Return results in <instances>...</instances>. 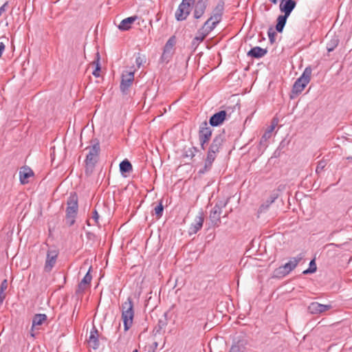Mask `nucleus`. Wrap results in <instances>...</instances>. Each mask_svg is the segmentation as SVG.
<instances>
[{
  "mask_svg": "<svg viewBox=\"0 0 352 352\" xmlns=\"http://www.w3.org/2000/svg\"><path fill=\"white\" fill-rule=\"evenodd\" d=\"M222 144L223 138L221 135H217L213 139L208 148L207 156L204 162V166L199 170V174H204L211 169L212 164L217 157V154L219 152Z\"/></svg>",
  "mask_w": 352,
  "mask_h": 352,
  "instance_id": "obj_1",
  "label": "nucleus"
},
{
  "mask_svg": "<svg viewBox=\"0 0 352 352\" xmlns=\"http://www.w3.org/2000/svg\"><path fill=\"white\" fill-rule=\"evenodd\" d=\"M133 303L131 298L129 297L122 305V319L125 331H128L131 328L133 324Z\"/></svg>",
  "mask_w": 352,
  "mask_h": 352,
  "instance_id": "obj_2",
  "label": "nucleus"
},
{
  "mask_svg": "<svg viewBox=\"0 0 352 352\" xmlns=\"http://www.w3.org/2000/svg\"><path fill=\"white\" fill-rule=\"evenodd\" d=\"M78 199L76 195L70 196L67 201L66 209V221L71 226L75 223L76 217L78 212Z\"/></svg>",
  "mask_w": 352,
  "mask_h": 352,
  "instance_id": "obj_3",
  "label": "nucleus"
},
{
  "mask_svg": "<svg viewBox=\"0 0 352 352\" xmlns=\"http://www.w3.org/2000/svg\"><path fill=\"white\" fill-rule=\"evenodd\" d=\"M311 75V69L308 67L304 70L302 74L295 81L292 91L296 94L301 93L309 82Z\"/></svg>",
  "mask_w": 352,
  "mask_h": 352,
  "instance_id": "obj_4",
  "label": "nucleus"
},
{
  "mask_svg": "<svg viewBox=\"0 0 352 352\" xmlns=\"http://www.w3.org/2000/svg\"><path fill=\"white\" fill-rule=\"evenodd\" d=\"M302 254H299L295 257H292L290 260L283 266L276 270V276H285L292 272L303 258Z\"/></svg>",
  "mask_w": 352,
  "mask_h": 352,
  "instance_id": "obj_5",
  "label": "nucleus"
},
{
  "mask_svg": "<svg viewBox=\"0 0 352 352\" xmlns=\"http://www.w3.org/2000/svg\"><path fill=\"white\" fill-rule=\"evenodd\" d=\"M195 0H182L175 12V19L178 21H184L190 13L191 6Z\"/></svg>",
  "mask_w": 352,
  "mask_h": 352,
  "instance_id": "obj_6",
  "label": "nucleus"
},
{
  "mask_svg": "<svg viewBox=\"0 0 352 352\" xmlns=\"http://www.w3.org/2000/svg\"><path fill=\"white\" fill-rule=\"evenodd\" d=\"M100 152V144L96 142L89 148V153L86 156L85 164L87 168H92L97 162Z\"/></svg>",
  "mask_w": 352,
  "mask_h": 352,
  "instance_id": "obj_7",
  "label": "nucleus"
},
{
  "mask_svg": "<svg viewBox=\"0 0 352 352\" xmlns=\"http://www.w3.org/2000/svg\"><path fill=\"white\" fill-rule=\"evenodd\" d=\"M212 136V129L207 122H203L199 131V140L201 149L206 148L205 145L208 143Z\"/></svg>",
  "mask_w": 352,
  "mask_h": 352,
  "instance_id": "obj_8",
  "label": "nucleus"
},
{
  "mask_svg": "<svg viewBox=\"0 0 352 352\" xmlns=\"http://www.w3.org/2000/svg\"><path fill=\"white\" fill-rule=\"evenodd\" d=\"M223 12V3L220 2L215 6L212 11V15L205 23H208V25L214 29L216 26L221 22Z\"/></svg>",
  "mask_w": 352,
  "mask_h": 352,
  "instance_id": "obj_9",
  "label": "nucleus"
},
{
  "mask_svg": "<svg viewBox=\"0 0 352 352\" xmlns=\"http://www.w3.org/2000/svg\"><path fill=\"white\" fill-rule=\"evenodd\" d=\"M226 205V203L220 201L219 203H217L210 210V219L214 226H219L221 222L220 217L222 213V210Z\"/></svg>",
  "mask_w": 352,
  "mask_h": 352,
  "instance_id": "obj_10",
  "label": "nucleus"
},
{
  "mask_svg": "<svg viewBox=\"0 0 352 352\" xmlns=\"http://www.w3.org/2000/svg\"><path fill=\"white\" fill-rule=\"evenodd\" d=\"M58 256V251L56 249H50L47 252L44 270L46 272L52 271L54 267Z\"/></svg>",
  "mask_w": 352,
  "mask_h": 352,
  "instance_id": "obj_11",
  "label": "nucleus"
},
{
  "mask_svg": "<svg viewBox=\"0 0 352 352\" xmlns=\"http://www.w3.org/2000/svg\"><path fill=\"white\" fill-rule=\"evenodd\" d=\"M134 80V72H129L123 74L120 83V90L122 94H126Z\"/></svg>",
  "mask_w": 352,
  "mask_h": 352,
  "instance_id": "obj_12",
  "label": "nucleus"
},
{
  "mask_svg": "<svg viewBox=\"0 0 352 352\" xmlns=\"http://www.w3.org/2000/svg\"><path fill=\"white\" fill-rule=\"evenodd\" d=\"M208 0H197L195 2L193 16L196 19H199L204 14L208 6Z\"/></svg>",
  "mask_w": 352,
  "mask_h": 352,
  "instance_id": "obj_13",
  "label": "nucleus"
},
{
  "mask_svg": "<svg viewBox=\"0 0 352 352\" xmlns=\"http://www.w3.org/2000/svg\"><path fill=\"white\" fill-rule=\"evenodd\" d=\"M204 221L203 212H199V214L197 215L194 221L191 223L190 228H189V234H196L203 226V223Z\"/></svg>",
  "mask_w": 352,
  "mask_h": 352,
  "instance_id": "obj_14",
  "label": "nucleus"
},
{
  "mask_svg": "<svg viewBox=\"0 0 352 352\" xmlns=\"http://www.w3.org/2000/svg\"><path fill=\"white\" fill-rule=\"evenodd\" d=\"M331 307L330 305H323L318 302H313L308 307V309L311 314H318L329 310Z\"/></svg>",
  "mask_w": 352,
  "mask_h": 352,
  "instance_id": "obj_15",
  "label": "nucleus"
},
{
  "mask_svg": "<svg viewBox=\"0 0 352 352\" xmlns=\"http://www.w3.org/2000/svg\"><path fill=\"white\" fill-rule=\"evenodd\" d=\"M296 6V2L294 0H282L280 3V10L284 14L289 16Z\"/></svg>",
  "mask_w": 352,
  "mask_h": 352,
  "instance_id": "obj_16",
  "label": "nucleus"
},
{
  "mask_svg": "<svg viewBox=\"0 0 352 352\" xmlns=\"http://www.w3.org/2000/svg\"><path fill=\"white\" fill-rule=\"evenodd\" d=\"M214 30L213 28L208 25V23H204L202 27L198 30L197 34L194 38V41L201 42L204 38Z\"/></svg>",
  "mask_w": 352,
  "mask_h": 352,
  "instance_id": "obj_17",
  "label": "nucleus"
},
{
  "mask_svg": "<svg viewBox=\"0 0 352 352\" xmlns=\"http://www.w3.org/2000/svg\"><path fill=\"white\" fill-rule=\"evenodd\" d=\"M226 111H220L214 115H212L210 118L209 123L212 126H217L220 124H221L226 117Z\"/></svg>",
  "mask_w": 352,
  "mask_h": 352,
  "instance_id": "obj_18",
  "label": "nucleus"
},
{
  "mask_svg": "<svg viewBox=\"0 0 352 352\" xmlns=\"http://www.w3.org/2000/svg\"><path fill=\"white\" fill-rule=\"evenodd\" d=\"M91 267H90L88 272L85 274V276L83 277V278L81 280L80 283L78 285V289L76 290V293H83L88 285H90V283L92 280V276L90 274Z\"/></svg>",
  "mask_w": 352,
  "mask_h": 352,
  "instance_id": "obj_19",
  "label": "nucleus"
},
{
  "mask_svg": "<svg viewBox=\"0 0 352 352\" xmlns=\"http://www.w3.org/2000/svg\"><path fill=\"white\" fill-rule=\"evenodd\" d=\"M88 344L89 346L92 347L94 349H96L99 346L98 332L95 327H94L90 331Z\"/></svg>",
  "mask_w": 352,
  "mask_h": 352,
  "instance_id": "obj_20",
  "label": "nucleus"
},
{
  "mask_svg": "<svg viewBox=\"0 0 352 352\" xmlns=\"http://www.w3.org/2000/svg\"><path fill=\"white\" fill-rule=\"evenodd\" d=\"M34 175L32 170L27 166L23 167L19 171V179L22 184L28 183V179Z\"/></svg>",
  "mask_w": 352,
  "mask_h": 352,
  "instance_id": "obj_21",
  "label": "nucleus"
},
{
  "mask_svg": "<svg viewBox=\"0 0 352 352\" xmlns=\"http://www.w3.org/2000/svg\"><path fill=\"white\" fill-rule=\"evenodd\" d=\"M138 16H132L124 19L118 25V29L122 31H126L131 29V25L138 19Z\"/></svg>",
  "mask_w": 352,
  "mask_h": 352,
  "instance_id": "obj_22",
  "label": "nucleus"
},
{
  "mask_svg": "<svg viewBox=\"0 0 352 352\" xmlns=\"http://www.w3.org/2000/svg\"><path fill=\"white\" fill-rule=\"evenodd\" d=\"M267 51L266 49L256 46V47H252L248 52V56L252 57V58H260L263 57L267 54Z\"/></svg>",
  "mask_w": 352,
  "mask_h": 352,
  "instance_id": "obj_23",
  "label": "nucleus"
},
{
  "mask_svg": "<svg viewBox=\"0 0 352 352\" xmlns=\"http://www.w3.org/2000/svg\"><path fill=\"white\" fill-rule=\"evenodd\" d=\"M278 195L277 193H273L270 195V197L263 203L261 205V206L258 208V212L262 213L265 212L270 205L274 202V201L278 198Z\"/></svg>",
  "mask_w": 352,
  "mask_h": 352,
  "instance_id": "obj_24",
  "label": "nucleus"
},
{
  "mask_svg": "<svg viewBox=\"0 0 352 352\" xmlns=\"http://www.w3.org/2000/svg\"><path fill=\"white\" fill-rule=\"evenodd\" d=\"M120 171L122 175L129 173L133 170L131 162L128 160L122 161L120 164Z\"/></svg>",
  "mask_w": 352,
  "mask_h": 352,
  "instance_id": "obj_25",
  "label": "nucleus"
},
{
  "mask_svg": "<svg viewBox=\"0 0 352 352\" xmlns=\"http://www.w3.org/2000/svg\"><path fill=\"white\" fill-rule=\"evenodd\" d=\"M289 16L283 14L278 16L277 19V24L276 25V30L278 32H281L286 24L287 19Z\"/></svg>",
  "mask_w": 352,
  "mask_h": 352,
  "instance_id": "obj_26",
  "label": "nucleus"
},
{
  "mask_svg": "<svg viewBox=\"0 0 352 352\" xmlns=\"http://www.w3.org/2000/svg\"><path fill=\"white\" fill-rule=\"evenodd\" d=\"M47 320V316L45 314H36L32 319V331L33 328L36 325H41L44 321Z\"/></svg>",
  "mask_w": 352,
  "mask_h": 352,
  "instance_id": "obj_27",
  "label": "nucleus"
},
{
  "mask_svg": "<svg viewBox=\"0 0 352 352\" xmlns=\"http://www.w3.org/2000/svg\"><path fill=\"white\" fill-rule=\"evenodd\" d=\"M175 45V36H171L165 44L164 50L166 51V53L170 52V54H173V49Z\"/></svg>",
  "mask_w": 352,
  "mask_h": 352,
  "instance_id": "obj_28",
  "label": "nucleus"
},
{
  "mask_svg": "<svg viewBox=\"0 0 352 352\" xmlns=\"http://www.w3.org/2000/svg\"><path fill=\"white\" fill-rule=\"evenodd\" d=\"M245 349L244 344L241 342H238L231 346L229 352H244Z\"/></svg>",
  "mask_w": 352,
  "mask_h": 352,
  "instance_id": "obj_29",
  "label": "nucleus"
},
{
  "mask_svg": "<svg viewBox=\"0 0 352 352\" xmlns=\"http://www.w3.org/2000/svg\"><path fill=\"white\" fill-rule=\"evenodd\" d=\"M316 270H317L316 264L315 260L313 259L309 263V268L304 270L302 273L304 274H311V273H314L316 271Z\"/></svg>",
  "mask_w": 352,
  "mask_h": 352,
  "instance_id": "obj_30",
  "label": "nucleus"
},
{
  "mask_svg": "<svg viewBox=\"0 0 352 352\" xmlns=\"http://www.w3.org/2000/svg\"><path fill=\"white\" fill-rule=\"evenodd\" d=\"M164 211V206L162 204V201L161 200L160 202L157 206H156L154 208L155 214L157 215V217H161L162 216Z\"/></svg>",
  "mask_w": 352,
  "mask_h": 352,
  "instance_id": "obj_31",
  "label": "nucleus"
},
{
  "mask_svg": "<svg viewBox=\"0 0 352 352\" xmlns=\"http://www.w3.org/2000/svg\"><path fill=\"white\" fill-rule=\"evenodd\" d=\"M146 62V56L140 54H138L135 58V63L138 68H140Z\"/></svg>",
  "mask_w": 352,
  "mask_h": 352,
  "instance_id": "obj_32",
  "label": "nucleus"
},
{
  "mask_svg": "<svg viewBox=\"0 0 352 352\" xmlns=\"http://www.w3.org/2000/svg\"><path fill=\"white\" fill-rule=\"evenodd\" d=\"M99 54L97 53V60L94 62L96 63V69L92 73V74L96 77H99L100 76V65L99 63Z\"/></svg>",
  "mask_w": 352,
  "mask_h": 352,
  "instance_id": "obj_33",
  "label": "nucleus"
},
{
  "mask_svg": "<svg viewBox=\"0 0 352 352\" xmlns=\"http://www.w3.org/2000/svg\"><path fill=\"white\" fill-rule=\"evenodd\" d=\"M173 54L170 52L166 53L165 50H163L162 55L161 56V60L163 62L168 63L172 57Z\"/></svg>",
  "mask_w": 352,
  "mask_h": 352,
  "instance_id": "obj_34",
  "label": "nucleus"
},
{
  "mask_svg": "<svg viewBox=\"0 0 352 352\" xmlns=\"http://www.w3.org/2000/svg\"><path fill=\"white\" fill-rule=\"evenodd\" d=\"M338 41L337 39L333 40L330 43L327 44V49L329 52L333 51L337 46Z\"/></svg>",
  "mask_w": 352,
  "mask_h": 352,
  "instance_id": "obj_35",
  "label": "nucleus"
},
{
  "mask_svg": "<svg viewBox=\"0 0 352 352\" xmlns=\"http://www.w3.org/2000/svg\"><path fill=\"white\" fill-rule=\"evenodd\" d=\"M270 137V131H265L261 139L260 143L263 144L264 142H266L267 140L269 139Z\"/></svg>",
  "mask_w": 352,
  "mask_h": 352,
  "instance_id": "obj_36",
  "label": "nucleus"
},
{
  "mask_svg": "<svg viewBox=\"0 0 352 352\" xmlns=\"http://www.w3.org/2000/svg\"><path fill=\"white\" fill-rule=\"evenodd\" d=\"M92 219L94 221V222L96 223V224H98V220H99V214L97 212L96 210H94L93 211V214H92Z\"/></svg>",
  "mask_w": 352,
  "mask_h": 352,
  "instance_id": "obj_37",
  "label": "nucleus"
},
{
  "mask_svg": "<svg viewBox=\"0 0 352 352\" xmlns=\"http://www.w3.org/2000/svg\"><path fill=\"white\" fill-rule=\"evenodd\" d=\"M267 34L270 41L273 42L274 39L275 32L272 29H270L267 32Z\"/></svg>",
  "mask_w": 352,
  "mask_h": 352,
  "instance_id": "obj_38",
  "label": "nucleus"
},
{
  "mask_svg": "<svg viewBox=\"0 0 352 352\" xmlns=\"http://www.w3.org/2000/svg\"><path fill=\"white\" fill-rule=\"evenodd\" d=\"M6 288H7V280H4L1 284L0 291H2L4 292L5 289H6Z\"/></svg>",
  "mask_w": 352,
  "mask_h": 352,
  "instance_id": "obj_39",
  "label": "nucleus"
},
{
  "mask_svg": "<svg viewBox=\"0 0 352 352\" xmlns=\"http://www.w3.org/2000/svg\"><path fill=\"white\" fill-rule=\"evenodd\" d=\"M197 151V148L195 147H193L191 150H190L188 153H187L186 155L187 156H190L191 157H194L195 155V152Z\"/></svg>",
  "mask_w": 352,
  "mask_h": 352,
  "instance_id": "obj_40",
  "label": "nucleus"
},
{
  "mask_svg": "<svg viewBox=\"0 0 352 352\" xmlns=\"http://www.w3.org/2000/svg\"><path fill=\"white\" fill-rule=\"evenodd\" d=\"M6 45L3 42H0V58L1 57L3 52H4Z\"/></svg>",
  "mask_w": 352,
  "mask_h": 352,
  "instance_id": "obj_41",
  "label": "nucleus"
},
{
  "mask_svg": "<svg viewBox=\"0 0 352 352\" xmlns=\"http://www.w3.org/2000/svg\"><path fill=\"white\" fill-rule=\"evenodd\" d=\"M6 298V294L3 292L0 291V305H1Z\"/></svg>",
  "mask_w": 352,
  "mask_h": 352,
  "instance_id": "obj_42",
  "label": "nucleus"
},
{
  "mask_svg": "<svg viewBox=\"0 0 352 352\" xmlns=\"http://www.w3.org/2000/svg\"><path fill=\"white\" fill-rule=\"evenodd\" d=\"M7 5H8V3H7V2H6L3 6H1L0 7V16L1 15V14H2L3 12H5V11H6V8Z\"/></svg>",
  "mask_w": 352,
  "mask_h": 352,
  "instance_id": "obj_43",
  "label": "nucleus"
},
{
  "mask_svg": "<svg viewBox=\"0 0 352 352\" xmlns=\"http://www.w3.org/2000/svg\"><path fill=\"white\" fill-rule=\"evenodd\" d=\"M274 125H271L270 126V128L267 129V131H270V135L272 134V132L274 131Z\"/></svg>",
  "mask_w": 352,
  "mask_h": 352,
  "instance_id": "obj_44",
  "label": "nucleus"
},
{
  "mask_svg": "<svg viewBox=\"0 0 352 352\" xmlns=\"http://www.w3.org/2000/svg\"><path fill=\"white\" fill-rule=\"evenodd\" d=\"M278 124V120L277 119H274L273 121H272V125H274V127Z\"/></svg>",
  "mask_w": 352,
  "mask_h": 352,
  "instance_id": "obj_45",
  "label": "nucleus"
},
{
  "mask_svg": "<svg viewBox=\"0 0 352 352\" xmlns=\"http://www.w3.org/2000/svg\"><path fill=\"white\" fill-rule=\"evenodd\" d=\"M271 3H274V4H276L277 2H278V0H269Z\"/></svg>",
  "mask_w": 352,
  "mask_h": 352,
  "instance_id": "obj_46",
  "label": "nucleus"
},
{
  "mask_svg": "<svg viewBox=\"0 0 352 352\" xmlns=\"http://www.w3.org/2000/svg\"><path fill=\"white\" fill-rule=\"evenodd\" d=\"M333 245H335V246H338L336 244L333 243H329V244L327 245V246H333Z\"/></svg>",
  "mask_w": 352,
  "mask_h": 352,
  "instance_id": "obj_47",
  "label": "nucleus"
},
{
  "mask_svg": "<svg viewBox=\"0 0 352 352\" xmlns=\"http://www.w3.org/2000/svg\"><path fill=\"white\" fill-rule=\"evenodd\" d=\"M318 171H319V166H318L316 168V172L318 173Z\"/></svg>",
  "mask_w": 352,
  "mask_h": 352,
  "instance_id": "obj_48",
  "label": "nucleus"
},
{
  "mask_svg": "<svg viewBox=\"0 0 352 352\" xmlns=\"http://www.w3.org/2000/svg\"><path fill=\"white\" fill-rule=\"evenodd\" d=\"M154 346L157 347V342H155L154 343Z\"/></svg>",
  "mask_w": 352,
  "mask_h": 352,
  "instance_id": "obj_49",
  "label": "nucleus"
},
{
  "mask_svg": "<svg viewBox=\"0 0 352 352\" xmlns=\"http://www.w3.org/2000/svg\"><path fill=\"white\" fill-rule=\"evenodd\" d=\"M133 352H138V349H135L133 351Z\"/></svg>",
  "mask_w": 352,
  "mask_h": 352,
  "instance_id": "obj_50",
  "label": "nucleus"
}]
</instances>
